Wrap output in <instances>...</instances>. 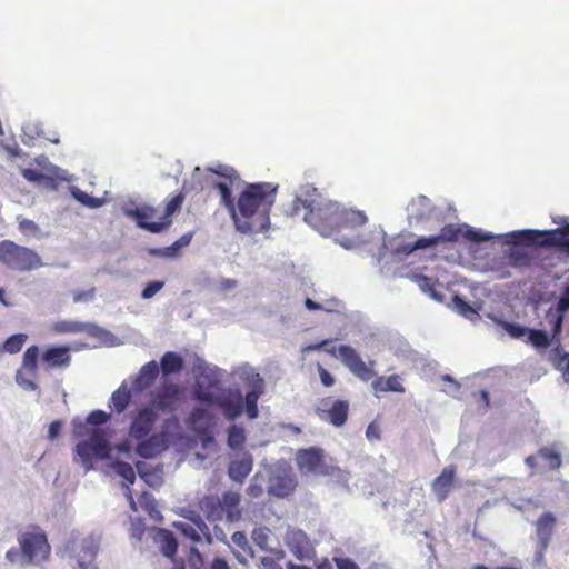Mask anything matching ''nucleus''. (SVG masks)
<instances>
[{
  "label": "nucleus",
  "instance_id": "1",
  "mask_svg": "<svg viewBox=\"0 0 569 569\" xmlns=\"http://www.w3.org/2000/svg\"><path fill=\"white\" fill-rule=\"evenodd\" d=\"M276 192L277 186L269 182L246 184L230 211L236 229L243 234L267 231Z\"/></svg>",
  "mask_w": 569,
  "mask_h": 569
},
{
  "label": "nucleus",
  "instance_id": "2",
  "mask_svg": "<svg viewBox=\"0 0 569 569\" xmlns=\"http://www.w3.org/2000/svg\"><path fill=\"white\" fill-rule=\"evenodd\" d=\"M338 202L327 199L311 184H305L291 204L290 214L298 216L303 210V220L323 236L335 234L333 209Z\"/></svg>",
  "mask_w": 569,
  "mask_h": 569
},
{
  "label": "nucleus",
  "instance_id": "3",
  "mask_svg": "<svg viewBox=\"0 0 569 569\" xmlns=\"http://www.w3.org/2000/svg\"><path fill=\"white\" fill-rule=\"evenodd\" d=\"M159 419L153 408L142 405L132 411L128 435L137 440V453L146 459L153 458L166 449V437L163 433H151Z\"/></svg>",
  "mask_w": 569,
  "mask_h": 569
},
{
  "label": "nucleus",
  "instance_id": "4",
  "mask_svg": "<svg viewBox=\"0 0 569 569\" xmlns=\"http://www.w3.org/2000/svg\"><path fill=\"white\" fill-rule=\"evenodd\" d=\"M72 433L74 438L88 437L77 443L74 451L86 471L93 468L94 460H104L112 450L108 433L101 428H92L87 420H73Z\"/></svg>",
  "mask_w": 569,
  "mask_h": 569
},
{
  "label": "nucleus",
  "instance_id": "5",
  "mask_svg": "<svg viewBox=\"0 0 569 569\" xmlns=\"http://www.w3.org/2000/svg\"><path fill=\"white\" fill-rule=\"evenodd\" d=\"M240 502V495L228 490L223 492L221 498L213 495L204 496L199 506L209 521L226 519L227 522L232 523L241 519Z\"/></svg>",
  "mask_w": 569,
  "mask_h": 569
},
{
  "label": "nucleus",
  "instance_id": "6",
  "mask_svg": "<svg viewBox=\"0 0 569 569\" xmlns=\"http://www.w3.org/2000/svg\"><path fill=\"white\" fill-rule=\"evenodd\" d=\"M0 262L6 268L19 272L31 271L42 266V259L34 250L12 240L0 241Z\"/></svg>",
  "mask_w": 569,
  "mask_h": 569
},
{
  "label": "nucleus",
  "instance_id": "7",
  "mask_svg": "<svg viewBox=\"0 0 569 569\" xmlns=\"http://www.w3.org/2000/svg\"><path fill=\"white\" fill-rule=\"evenodd\" d=\"M295 461L303 476L326 477L335 473V467L328 461L325 450L320 447L298 449Z\"/></svg>",
  "mask_w": 569,
  "mask_h": 569
},
{
  "label": "nucleus",
  "instance_id": "8",
  "mask_svg": "<svg viewBox=\"0 0 569 569\" xmlns=\"http://www.w3.org/2000/svg\"><path fill=\"white\" fill-rule=\"evenodd\" d=\"M23 557L29 563L46 561L51 552L47 535L39 526H30L18 538Z\"/></svg>",
  "mask_w": 569,
  "mask_h": 569
},
{
  "label": "nucleus",
  "instance_id": "9",
  "mask_svg": "<svg viewBox=\"0 0 569 569\" xmlns=\"http://www.w3.org/2000/svg\"><path fill=\"white\" fill-rule=\"evenodd\" d=\"M196 397L203 403L218 406L229 420L236 419L243 411V396L239 389H228L219 396H214L209 390L200 389L197 390Z\"/></svg>",
  "mask_w": 569,
  "mask_h": 569
},
{
  "label": "nucleus",
  "instance_id": "10",
  "mask_svg": "<svg viewBox=\"0 0 569 569\" xmlns=\"http://www.w3.org/2000/svg\"><path fill=\"white\" fill-rule=\"evenodd\" d=\"M180 400V390L176 383L164 382L149 393L147 406L159 412H172L177 409Z\"/></svg>",
  "mask_w": 569,
  "mask_h": 569
},
{
  "label": "nucleus",
  "instance_id": "11",
  "mask_svg": "<svg viewBox=\"0 0 569 569\" xmlns=\"http://www.w3.org/2000/svg\"><path fill=\"white\" fill-rule=\"evenodd\" d=\"M547 320L551 325L552 333L548 335L545 330L540 329H527L525 342L535 347L536 349H547L551 346L555 338L561 332L563 316L559 313H547Z\"/></svg>",
  "mask_w": 569,
  "mask_h": 569
},
{
  "label": "nucleus",
  "instance_id": "12",
  "mask_svg": "<svg viewBox=\"0 0 569 569\" xmlns=\"http://www.w3.org/2000/svg\"><path fill=\"white\" fill-rule=\"evenodd\" d=\"M552 221L559 224L558 228L541 231V248H557L569 254V217H555Z\"/></svg>",
  "mask_w": 569,
  "mask_h": 569
},
{
  "label": "nucleus",
  "instance_id": "13",
  "mask_svg": "<svg viewBox=\"0 0 569 569\" xmlns=\"http://www.w3.org/2000/svg\"><path fill=\"white\" fill-rule=\"evenodd\" d=\"M339 357L343 365L362 381H369L376 373L359 356V353L350 346L341 345L338 348Z\"/></svg>",
  "mask_w": 569,
  "mask_h": 569
},
{
  "label": "nucleus",
  "instance_id": "14",
  "mask_svg": "<svg viewBox=\"0 0 569 569\" xmlns=\"http://www.w3.org/2000/svg\"><path fill=\"white\" fill-rule=\"evenodd\" d=\"M333 209L335 233L346 229H356L367 223V217L362 211L346 209L343 207H331Z\"/></svg>",
  "mask_w": 569,
  "mask_h": 569
},
{
  "label": "nucleus",
  "instance_id": "15",
  "mask_svg": "<svg viewBox=\"0 0 569 569\" xmlns=\"http://www.w3.org/2000/svg\"><path fill=\"white\" fill-rule=\"evenodd\" d=\"M156 213L157 210L154 208L144 206L130 210L127 214L136 220L139 228L151 233H159L168 229V222H162L161 219L159 221H151V219L156 217Z\"/></svg>",
  "mask_w": 569,
  "mask_h": 569
},
{
  "label": "nucleus",
  "instance_id": "16",
  "mask_svg": "<svg viewBox=\"0 0 569 569\" xmlns=\"http://www.w3.org/2000/svg\"><path fill=\"white\" fill-rule=\"evenodd\" d=\"M194 526L181 521L173 523L174 528L193 542H201L203 537L210 541L209 528L199 515L189 517Z\"/></svg>",
  "mask_w": 569,
  "mask_h": 569
},
{
  "label": "nucleus",
  "instance_id": "17",
  "mask_svg": "<svg viewBox=\"0 0 569 569\" xmlns=\"http://www.w3.org/2000/svg\"><path fill=\"white\" fill-rule=\"evenodd\" d=\"M316 413L321 420L335 427H341L347 422L349 403L346 400H335L329 409L318 408Z\"/></svg>",
  "mask_w": 569,
  "mask_h": 569
},
{
  "label": "nucleus",
  "instance_id": "18",
  "mask_svg": "<svg viewBox=\"0 0 569 569\" xmlns=\"http://www.w3.org/2000/svg\"><path fill=\"white\" fill-rule=\"evenodd\" d=\"M456 471V466H447L441 470L440 475L432 481L431 488L439 502H442L447 499L451 488L453 487Z\"/></svg>",
  "mask_w": 569,
  "mask_h": 569
},
{
  "label": "nucleus",
  "instance_id": "19",
  "mask_svg": "<svg viewBox=\"0 0 569 569\" xmlns=\"http://www.w3.org/2000/svg\"><path fill=\"white\" fill-rule=\"evenodd\" d=\"M287 546L291 553L299 560L308 559L311 548L308 537L301 530H293L287 535Z\"/></svg>",
  "mask_w": 569,
  "mask_h": 569
},
{
  "label": "nucleus",
  "instance_id": "20",
  "mask_svg": "<svg viewBox=\"0 0 569 569\" xmlns=\"http://www.w3.org/2000/svg\"><path fill=\"white\" fill-rule=\"evenodd\" d=\"M159 375V366L157 361L151 360L143 365L139 373L132 380V389L136 392H142L151 387Z\"/></svg>",
  "mask_w": 569,
  "mask_h": 569
},
{
  "label": "nucleus",
  "instance_id": "21",
  "mask_svg": "<svg viewBox=\"0 0 569 569\" xmlns=\"http://www.w3.org/2000/svg\"><path fill=\"white\" fill-rule=\"evenodd\" d=\"M556 517L551 512H545L536 522V532L541 550H546L550 543L556 526Z\"/></svg>",
  "mask_w": 569,
  "mask_h": 569
},
{
  "label": "nucleus",
  "instance_id": "22",
  "mask_svg": "<svg viewBox=\"0 0 569 569\" xmlns=\"http://www.w3.org/2000/svg\"><path fill=\"white\" fill-rule=\"evenodd\" d=\"M42 362L49 368L68 367L71 361L70 347H50L42 353Z\"/></svg>",
  "mask_w": 569,
  "mask_h": 569
},
{
  "label": "nucleus",
  "instance_id": "23",
  "mask_svg": "<svg viewBox=\"0 0 569 569\" xmlns=\"http://www.w3.org/2000/svg\"><path fill=\"white\" fill-rule=\"evenodd\" d=\"M541 236V231L533 229L512 231L506 234V243L540 247Z\"/></svg>",
  "mask_w": 569,
  "mask_h": 569
},
{
  "label": "nucleus",
  "instance_id": "24",
  "mask_svg": "<svg viewBox=\"0 0 569 569\" xmlns=\"http://www.w3.org/2000/svg\"><path fill=\"white\" fill-rule=\"evenodd\" d=\"M433 211L431 200L420 194L417 198L412 199L408 206V216L410 219L420 222L431 216Z\"/></svg>",
  "mask_w": 569,
  "mask_h": 569
},
{
  "label": "nucleus",
  "instance_id": "25",
  "mask_svg": "<svg viewBox=\"0 0 569 569\" xmlns=\"http://www.w3.org/2000/svg\"><path fill=\"white\" fill-rule=\"evenodd\" d=\"M111 467L116 471L117 475L122 477L128 482V485H126V489H127L126 496L130 502L131 508L133 510H137L132 491L129 488V485H132L136 481V472H134L132 466L126 461L117 460L111 465Z\"/></svg>",
  "mask_w": 569,
  "mask_h": 569
},
{
  "label": "nucleus",
  "instance_id": "26",
  "mask_svg": "<svg viewBox=\"0 0 569 569\" xmlns=\"http://www.w3.org/2000/svg\"><path fill=\"white\" fill-rule=\"evenodd\" d=\"M252 470V458L246 455L241 459L232 460L228 467L229 477L236 482H243Z\"/></svg>",
  "mask_w": 569,
  "mask_h": 569
},
{
  "label": "nucleus",
  "instance_id": "27",
  "mask_svg": "<svg viewBox=\"0 0 569 569\" xmlns=\"http://www.w3.org/2000/svg\"><path fill=\"white\" fill-rule=\"evenodd\" d=\"M297 487V482L293 478L287 476H279L272 479L269 493L278 497L284 498L290 496Z\"/></svg>",
  "mask_w": 569,
  "mask_h": 569
},
{
  "label": "nucleus",
  "instance_id": "28",
  "mask_svg": "<svg viewBox=\"0 0 569 569\" xmlns=\"http://www.w3.org/2000/svg\"><path fill=\"white\" fill-rule=\"evenodd\" d=\"M98 552V546L92 541H84L77 556L79 569H97L94 560Z\"/></svg>",
  "mask_w": 569,
  "mask_h": 569
},
{
  "label": "nucleus",
  "instance_id": "29",
  "mask_svg": "<svg viewBox=\"0 0 569 569\" xmlns=\"http://www.w3.org/2000/svg\"><path fill=\"white\" fill-rule=\"evenodd\" d=\"M132 395L126 382L114 390L110 398V407L117 413H122L130 405Z\"/></svg>",
  "mask_w": 569,
  "mask_h": 569
},
{
  "label": "nucleus",
  "instance_id": "30",
  "mask_svg": "<svg viewBox=\"0 0 569 569\" xmlns=\"http://www.w3.org/2000/svg\"><path fill=\"white\" fill-rule=\"evenodd\" d=\"M232 543L239 549L233 551L234 557L240 563H247V557H253V550L249 545L247 536L242 531H236L231 536Z\"/></svg>",
  "mask_w": 569,
  "mask_h": 569
},
{
  "label": "nucleus",
  "instance_id": "31",
  "mask_svg": "<svg viewBox=\"0 0 569 569\" xmlns=\"http://www.w3.org/2000/svg\"><path fill=\"white\" fill-rule=\"evenodd\" d=\"M372 388L376 392H387V391H393V392H405V388L400 381V377L398 375H391L388 378L383 377H377L372 381Z\"/></svg>",
  "mask_w": 569,
  "mask_h": 569
},
{
  "label": "nucleus",
  "instance_id": "32",
  "mask_svg": "<svg viewBox=\"0 0 569 569\" xmlns=\"http://www.w3.org/2000/svg\"><path fill=\"white\" fill-rule=\"evenodd\" d=\"M160 366L163 376L178 373L183 369V359L179 353L168 351L161 357Z\"/></svg>",
  "mask_w": 569,
  "mask_h": 569
},
{
  "label": "nucleus",
  "instance_id": "33",
  "mask_svg": "<svg viewBox=\"0 0 569 569\" xmlns=\"http://www.w3.org/2000/svg\"><path fill=\"white\" fill-rule=\"evenodd\" d=\"M157 539L161 543V551L166 557L172 558L177 553L178 543L170 530L159 529Z\"/></svg>",
  "mask_w": 569,
  "mask_h": 569
},
{
  "label": "nucleus",
  "instance_id": "34",
  "mask_svg": "<svg viewBox=\"0 0 569 569\" xmlns=\"http://www.w3.org/2000/svg\"><path fill=\"white\" fill-rule=\"evenodd\" d=\"M39 355H40V350L37 346L28 347L23 353L22 368L31 377L37 376Z\"/></svg>",
  "mask_w": 569,
  "mask_h": 569
},
{
  "label": "nucleus",
  "instance_id": "35",
  "mask_svg": "<svg viewBox=\"0 0 569 569\" xmlns=\"http://www.w3.org/2000/svg\"><path fill=\"white\" fill-rule=\"evenodd\" d=\"M262 393V386L254 387L251 391L247 392L243 398V409L246 408L247 416L250 419L258 417V400Z\"/></svg>",
  "mask_w": 569,
  "mask_h": 569
},
{
  "label": "nucleus",
  "instance_id": "36",
  "mask_svg": "<svg viewBox=\"0 0 569 569\" xmlns=\"http://www.w3.org/2000/svg\"><path fill=\"white\" fill-rule=\"evenodd\" d=\"M462 234V226L445 224L438 234H435L437 243L456 242Z\"/></svg>",
  "mask_w": 569,
  "mask_h": 569
},
{
  "label": "nucleus",
  "instance_id": "37",
  "mask_svg": "<svg viewBox=\"0 0 569 569\" xmlns=\"http://www.w3.org/2000/svg\"><path fill=\"white\" fill-rule=\"evenodd\" d=\"M499 327H501L511 338L525 340L527 333V327L516 323L509 322L502 319L497 318L496 316H489Z\"/></svg>",
  "mask_w": 569,
  "mask_h": 569
},
{
  "label": "nucleus",
  "instance_id": "38",
  "mask_svg": "<svg viewBox=\"0 0 569 569\" xmlns=\"http://www.w3.org/2000/svg\"><path fill=\"white\" fill-rule=\"evenodd\" d=\"M183 201H184V194L182 192L174 194L167 201L166 208H164V213L161 217V220H162V222H168V228L172 223V219H171L172 216L176 212L180 211V209L183 204Z\"/></svg>",
  "mask_w": 569,
  "mask_h": 569
},
{
  "label": "nucleus",
  "instance_id": "39",
  "mask_svg": "<svg viewBox=\"0 0 569 569\" xmlns=\"http://www.w3.org/2000/svg\"><path fill=\"white\" fill-rule=\"evenodd\" d=\"M246 441L244 429L232 425L228 429V446L232 449H241Z\"/></svg>",
  "mask_w": 569,
  "mask_h": 569
},
{
  "label": "nucleus",
  "instance_id": "40",
  "mask_svg": "<svg viewBox=\"0 0 569 569\" xmlns=\"http://www.w3.org/2000/svg\"><path fill=\"white\" fill-rule=\"evenodd\" d=\"M87 325L78 321H57L52 330L57 333H77L86 330Z\"/></svg>",
  "mask_w": 569,
  "mask_h": 569
},
{
  "label": "nucleus",
  "instance_id": "41",
  "mask_svg": "<svg viewBox=\"0 0 569 569\" xmlns=\"http://www.w3.org/2000/svg\"><path fill=\"white\" fill-rule=\"evenodd\" d=\"M231 184L229 182H217L213 184V188L218 190L220 194V202L223 204L229 212L231 211L232 207H234V199L232 197L231 192Z\"/></svg>",
  "mask_w": 569,
  "mask_h": 569
},
{
  "label": "nucleus",
  "instance_id": "42",
  "mask_svg": "<svg viewBox=\"0 0 569 569\" xmlns=\"http://www.w3.org/2000/svg\"><path fill=\"white\" fill-rule=\"evenodd\" d=\"M550 360L555 368L562 370L565 378L569 380V355L561 353L559 348H556L550 353Z\"/></svg>",
  "mask_w": 569,
  "mask_h": 569
},
{
  "label": "nucleus",
  "instance_id": "43",
  "mask_svg": "<svg viewBox=\"0 0 569 569\" xmlns=\"http://www.w3.org/2000/svg\"><path fill=\"white\" fill-rule=\"evenodd\" d=\"M207 170L226 179L231 186H233L236 181L240 180V176L237 170L229 166L218 164L217 167H210Z\"/></svg>",
  "mask_w": 569,
  "mask_h": 569
},
{
  "label": "nucleus",
  "instance_id": "44",
  "mask_svg": "<svg viewBox=\"0 0 569 569\" xmlns=\"http://www.w3.org/2000/svg\"><path fill=\"white\" fill-rule=\"evenodd\" d=\"M509 264L516 268L529 267L531 263V256L523 250H511L509 253Z\"/></svg>",
  "mask_w": 569,
  "mask_h": 569
},
{
  "label": "nucleus",
  "instance_id": "45",
  "mask_svg": "<svg viewBox=\"0 0 569 569\" xmlns=\"http://www.w3.org/2000/svg\"><path fill=\"white\" fill-rule=\"evenodd\" d=\"M538 457L546 462L550 469H557L561 465V457L550 448H542L538 451Z\"/></svg>",
  "mask_w": 569,
  "mask_h": 569
},
{
  "label": "nucleus",
  "instance_id": "46",
  "mask_svg": "<svg viewBox=\"0 0 569 569\" xmlns=\"http://www.w3.org/2000/svg\"><path fill=\"white\" fill-rule=\"evenodd\" d=\"M461 237L470 242H473V243L486 242L492 238V236H490L488 233H483L479 230L472 229L467 224H462Z\"/></svg>",
  "mask_w": 569,
  "mask_h": 569
},
{
  "label": "nucleus",
  "instance_id": "47",
  "mask_svg": "<svg viewBox=\"0 0 569 569\" xmlns=\"http://www.w3.org/2000/svg\"><path fill=\"white\" fill-rule=\"evenodd\" d=\"M27 340V335L16 333L10 336L3 343V349L9 353L19 352Z\"/></svg>",
  "mask_w": 569,
  "mask_h": 569
},
{
  "label": "nucleus",
  "instance_id": "48",
  "mask_svg": "<svg viewBox=\"0 0 569 569\" xmlns=\"http://www.w3.org/2000/svg\"><path fill=\"white\" fill-rule=\"evenodd\" d=\"M139 503L143 510H146L152 518H156L160 515L157 501L152 497L151 493L144 491L139 497Z\"/></svg>",
  "mask_w": 569,
  "mask_h": 569
},
{
  "label": "nucleus",
  "instance_id": "49",
  "mask_svg": "<svg viewBox=\"0 0 569 569\" xmlns=\"http://www.w3.org/2000/svg\"><path fill=\"white\" fill-rule=\"evenodd\" d=\"M270 529L267 527H257L251 533L253 542L261 549H268Z\"/></svg>",
  "mask_w": 569,
  "mask_h": 569
},
{
  "label": "nucleus",
  "instance_id": "50",
  "mask_svg": "<svg viewBox=\"0 0 569 569\" xmlns=\"http://www.w3.org/2000/svg\"><path fill=\"white\" fill-rule=\"evenodd\" d=\"M111 415L103 410H93L87 417V422L94 428L107 423L110 420Z\"/></svg>",
  "mask_w": 569,
  "mask_h": 569
},
{
  "label": "nucleus",
  "instance_id": "51",
  "mask_svg": "<svg viewBox=\"0 0 569 569\" xmlns=\"http://www.w3.org/2000/svg\"><path fill=\"white\" fill-rule=\"evenodd\" d=\"M198 438L201 442V446L204 450L214 451L217 447V442L211 432L207 429L199 430L197 432Z\"/></svg>",
  "mask_w": 569,
  "mask_h": 569
},
{
  "label": "nucleus",
  "instance_id": "52",
  "mask_svg": "<svg viewBox=\"0 0 569 569\" xmlns=\"http://www.w3.org/2000/svg\"><path fill=\"white\" fill-rule=\"evenodd\" d=\"M417 283L420 287V289L425 292H429L433 298H438L435 288L437 286V280L433 278H430L428 276H418L417 277Z\"/></svg>",
  "mask_w": 569,
  "mask_h": 569
},
{
  "label": "nucleus",
  "instance_id": "53",
  "mask_svg": "<svg viewBox=\"0 0 569 569\" xmlns=\"http://www.w3.org/2000/svg\"><path fill=\"white\" fill-rule=\"evenodd\" d=\"M21 174L29 182H48V181H51L50 177L46 176L44 173H42V172H40L38 170L30 169V168L22 169L21 170Z\"/></svg>",
  "mask_w": 569,
  "mask_h": 569
},
{
  "label": "nucleus",
  "instance_id": "54",
  "mask_svg": "<svg viewBox=\"0 0 569 569\" xmlns=\"http://www.w3.org/2000/svg\"><path fill=\"white\" fill-rule=\"evenodd\" d=\"M453 305L457 311L466 318H471L472 315H476V310L459 296H455Z\"/></svg>",
  "mask_w": 569,
  "mask_h": 569
},
{
  "label": "nucleus",
  "instance_id": "55",
  "mask_svg": "<svg viewBox=\"0 0 569 569\" xmlns=\"http://www.w3.org/2000/svg\"><path fill=\"white\" fill-rule=\"evenodd\" d=\"M436 246H438V243L435 236L420 237L412 243L410 248H408V251H416Z\"/></svg>",
  "mask_w": 569,
  "mask_h": 569
},
{
  "label": "nucleus",
  "instance_id": "56",
  "mask_svg": "<svg viewBox=\"0 0 569 569\" xmlns=\"http://www.w3.org/2000/svg\"><path fill=\"white\" fill-rule=\"evenodd\" d=\"M19 230L23 234H37L39 232V227L34 221L24 218L19 220Z\"/></svg>",
  "mask_w": 569,
  "mask_h": 569
},
{
  "label": "nucleus",
  "instance_id": "57",
  "mask_svg": "<svg viewBox=\"0 0 569 569\" xmlns=\"http://www.w3.org/2000/svg\"><path fill=\"white\" fill-rule=\"evenodd\" d=\"M163 282L162 281H152V282H149L144 289L142 290L141 292V297L143 299H150L152 298L156 293H158L162 287H163Z\"/></svg>",
  "mask_w": 569,
  "mask_h": 569
},
{
  "label": "nucleus",
  "instance_id": "58",
  "mask_svg": "<svg viewBox=\"0 0 569 569\" xmlns=\"http://www.w3.org/2000/svg\"><path fill=\"white\" fill-rule=\"evenodd\" d=\"M96 289L78 290L73 292V302H87L94 298Z\"/></svg>",
  "mask_w": 569,
  "mask_h": 569
},
{
  "label": "nucleus",
  "instance_id": "59",
  "mask_svg": "<svg viewBox=\"0 0 569 569\" xmlns=\"http://www.w3.org/2000/svg\"><path fill=\"white\" fill-rule=\"evenodd\" d=\"M366 437L369 441H376L381 439V429L376 421L368 425L366 429Z\"/></svg>",
  "mask_w": 569,
  "mask_h": 569
},
{
  "label": "nucleus",
  "instance_id": "60",
  "mask_svg": "<svg viewBox=\"0 0 569 569\" xmlns=\"http://www.w3.org/2000/svg\"><path fill=\"white\" fill-rule=\"evenodd\" d=\"M567 310H569V284L565 288L563 293L558 301L557 311L555 313L563 316V312Z\"/></svg>",
  "mask_w": 569,
  "mask_h": 569
},
{
  "label": "nucleus",
  "instance_id": "61",
  "mask_svg": "<svg viewBox=\"0 0 569 569\" xmlns=\"http://www.w3.org/2000/svg\"><path fill=\"white\" fill-rule=\"evenodd\" d=\"M318 373L321 380V383L325 387H331L335 383V378L330 375V372L325 369L321 365H318Z\"/></svg>",
  "mask_w": 569,
  "mask_h": 569
},
{
  "label": "nucleus",
  "instance_id": "62",
  "mask_svg": "<svg viewBox=\"0 0 569 569\" xmlns=\"http://www.w3.org/2000/svg\"><path fill=\"white\" fill-rule=\"evenodd\" d=\"M76 197L82 203H84V204H87V206H89L91 208H97V207H99L101 204L100 199L90 197V196H88L84 192H79V194H77Z\"/></svg>",
  "mask_w": 569,
  "mask_h": 569
},
{
  "label": "nucleus",
  "instance_id": "63",
  "mask_svg": "<svg viewBox=\"0 0 569 569\" xmlns=\"http://www.w3.org/2000/svg\"><path fill=\"white\" fill-rule=\"evenodd\" d=\"M412 243L409 242H399L395 247H392V253L396 256H409L413 251H408Z\"/></svg>",
  "mask_w": 569,
  "mask_h": 569
},
{
  "label": "nucleus",
  "instance_id": "64",
  "mask_svg": "<svg viewBox=\"0 0 569 569\" xmlns=\"http://www.w3.org/2000/svg\"><path fill=\"white\" fill-rule=\"evenodd\" d=\"M61 428H62L61 421H59V420L52 421L50 423L49 430H48L49 439H51V440L56 439L60 435Z\"/></svg>",
  "mask_w": 569,
  "mask_h": 569
}]
</instances>
